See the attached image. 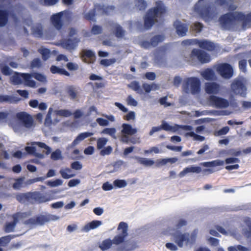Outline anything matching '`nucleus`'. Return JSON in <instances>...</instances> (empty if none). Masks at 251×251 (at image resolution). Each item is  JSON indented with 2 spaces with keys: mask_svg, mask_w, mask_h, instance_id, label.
I'll list each match as a JSON object with an SVG mask.
<instances>
[{
  "mask_svg": "<svg viewBox=\"0 0 251 251\" xmlns=\"http://www.w3.org/2000/svg\"><path fill=\"white\" fill-rule=\"evenodd\" d=\"M250 20V14L245 15L237 11L227 13L219 18L220 24L226 29H230L235 26H241L244 29L248 27Z\"/></svg>",
  "mask_w": 251,
  "mask_h": 251,
  "instance_id": "nucleus-1",
  "label": "nucleus"
},
{
  "mask_svg": "<svg viewBox=\"0 0 251 251\" xmlns=\"http://www.w3.org/2000/svg\"><path fill=\"white\" fill-rule=\"evenodd\" d=\"M16 118L17 120L13 121L11 123L13 130L16 132H21L24 127L30 129L34 126L33 118L26 112L17 113Z\"/></svg>",
  "mask_w": 251,
  "mask_h": 251,
  "instance_id": "nucleus-2",
  "label": "nucleus"
},
{
  "mask_svg": "<svg viewBox=\"0 0 251 251\" xmlns=\"http://www.w3.org/2000/svg\"><path fill=\"white\" fill-rule=\"evenodd\" d=\"M167 11L166 7L162 1L156 2V6L153 9H150L145 17V27L146 29L150 28L157 22V18Z\"/></svg>",
  "mask_w": 251,
  "mask_h": 251,
  "instance_id": "nucleus-3",
  "label": "nucleus"
},
{
  "mask_svg": "<svg viewBox=\"0 0 251 251\" xmlns=\"http://www.w3.org/2000/svg\"><path fill=\"white\" fill-rule=\"evenodd\" d=\"M161 128L166 131H171L172 132H176L182 129L184 130L188 131L185 133L184 135L186 137L190 136L193 138L194 141H203L205 140V137L199 135L197 134L193 131V128L190 126H179L178 125H175L174 126H171L166 123L163 122L161 126Z\"/></svg>",
  "mask_w": 251,
  "mask_h": 251,
  "instance_id": "nucleus-4",
  "label": "nucleus"
},
{
  "mask_svg": "<svg viewBox=\"0 0 251 251\" xmlns=\"http://www.w3.org/2000/svg\"><path fill=\"white\" fill-rule=\"evenodd\" d=\"M201 82L196 77L186 78L182 85L183 91L187 94H198L201 90Z\"/></svg>",
  "mask_w": 251,
  "mask_h": 251,
  "instance_id": "nucleus-5",
  "label": "nucleus"
},
{
  "mask_svg": "<svg viewBox=\"0 0 251 251\" xmlns=\"http://www.w3.org/2000/svg\"><path fill=\"white\" fill-rule=\"evenodd\" d=\"M52 113H54L56 116L64 117H68L72 115V112L69 110H54L52 107H50L49 109L48 114L45 118V125L46 126H49L51 125H56L60 121V119L57 117L52 120L51 114Z\"/></svg>",
  "mask_w": 251,
  "mask_h": 251,
  "instance_id": "nucleus-6",
  "label": "nucleus"
},
{
  "mask_svg": "<svg viewBox=\"0 0 251 251\" xmlns=\"http://www.w3.org/2000/svg\"><path fill=\"white\" fill-rule=\"evenodd\" d=\"M196 59H198L201 63H207L210 60V56L207 53L201 50L196 49L192 50L191 54L188 57H185V60L188 62H193Z\"/></svg>",
  "mask_w": 251,
  "mask_h": 251,
  "instance_id": "nucleus-7",
  "label": "nucleus"
},
{
  "mask_svg": "<svg viewBox=\"0 0 251 251\" xmlns=\"http://www.w3.org/2000/svg\"><path fill=\"white\" fill-rule=\"evenodd\" d=\"M31 147H25V151L28 153L30 154H32L35 156L38 157L39 158H44V155L41 153L37 152V149L35 145H37L39 148L44 149V150L43 151H45L46 154L47 155L49 154L51 152V148L44 143L39 142H34L31 143Z\"/></svg>",
  "mask_w": 251,
  "mask_h": 251,
  "instance_id": "nucleus-8",
  "label": "nucleus"
},
{
  "mask_svg": "<svg viewBox=\"0 0 251 251\" xmlns=\"http://www.w3.org/2000/svg\"><path fill=\"white\" fill-rule=\"evenodd\" d=\"M232 91L235 94L245 97L247 94L246 80L244 78L238 77L234 80L231 85Z\"/></svg>",
  "mask_w": 251,
  "mask_h": 251,
  "instance_id": "nucleus-9",
  "label": "nucleus"
},
{
  "mask_svg": "<svg viewBox=\"0 0 251 251\" xmlns=\"http://www.w3.org/2000/svg\"><path fill=\"white\" fill-rule=\"evenodd\" d=\"M207 102L209 105L219 109L226 108L229 105L228 100L215 95L210 96L207 99Z\"/></svg>",
  "mask_w": 251,
  "mask_h": 251,
  "instance_id": "nucleus-10",
  "label": "nucleus"
},
{
  "mask_svg": "<svg viewBox=\"0 0 251 251\" xmlns=\"http://www.w3.org/2000/svg\"><path fill=\"white\" fill-rule=\"evenodd\" d=\"M209 6L206 4V0H199L194 6V11L204 19L209 20Z\"/></svg>",
  "mask_w": 251,
  "mask_h": 251,
  "instance_id": "nucleus-11",
  "label": "nucleus"
},
{
  "mask_svg": "<svg viewBox=\"0 0 251 251\" xmlns=\"http://www.w3.org/2000/svg\"><path fill=\"white\" fill-rule=\"evenodd\" d=\"M214 68L218 74L224 78L229 79L233 75V69L229 64H219L215 66Z\"/></svg>",
  "mask_w": 251,
  "mask_h": 251,
  "instance_id": "nucleus-12",
  "label": "nucleus"
},
{
  "mask_svg": "<svg viewBox=\"0 0 251 251\" xmlns=\"http://www.w3.org/2000/svg\"><path fill=\"white\" fill-rule=\"evenodd\" d=\"M170 234L173 236L176 243L179 247L182 248L184 245L186 246H189L187 244V233H182L179 230H171Z\"/></svg>",
  "mask_w": 251,
  "mask_h": 251,
  "instance_id": "nucleus-13",
  "label": "nucleus"
},
{
  "mask_svg": "<svg viewBox=\"0 0 251 251\" xmlns=\"http://www.w3.org/2000/svg\"><path fill=\"white\" fill-rule=\"evenodd\" d=\"M108 29L111 34L118 39L124 38L126 35V31L116 23H109L108 24Z\"/></svg>",
  "mask_w": 251,
  "mask_h": 251,
  "instance_id": "nucleus-14",
  "label": "nucleus"
},
{
  "mask_svg": "<svg viewBox=\"0 0 251 251\" xmlns=\"http://www.w3.org/2000/svg\"><path fill=\"white\" fill-rule=\"evenodd\" d=\"M29 214L26 213H18L13 215V222L7 223L5 226V231L10 232L14 230L16 224L20 220H23L28 216Z\"/></svg>",
  "mask_w": 251,
  "mask_h": 251,
  "instance_id": "nucleus-15",
  "label": "nucleus"
},
{
  "mask_svg": "<svg viewBox=\"0 0 251 251\" xmlns=\"http://www.w3.org/2000/svg\"><path fill=\"white\" fill-rule=\"evenodd\" d=\"M80 41V39L77 37L70 38L68 40L62 41L60 43V46L63 49L70 51H72L76 48Z\"/></svg>",
  "mask_w": 251,
  "mask_h": 251,
  "instance_id": "nucleus-16",
  "label": "nucleus"
},
{
  "mask_svg": "<svg viewBox=\"0 0 251 251\" xmlns=\"http://www.w3.org/2000/svg\"><path fill=\"white\" fill-rule=\"evenodd\" d=\"M31 203H42L48 201L51 199V197L48 194H42L38 192L31 193Z\"/></svg>",
  "mask_w": 251,
  "mask_h": 251,
  "instance_id": "nucleus-17",
  "label": "nucleus"
},
{
  "mask_svg": "<svg viewBox=\"0 0 251 251\" xmlns=\"http://www.w3.org/2000/svg\"><path fill=\"white\" fill-rule=\"evenodd\" d=\"M8 14L12 16L14 20H16L13 9L8 7L5 10H0V26H3L6 24Z\"/></svg>",
  "mask_w": 251,
  "mask_h": 251,
  "instance_id": "nucleus-18",
  "label": "nucleus"
},
{
  "mask_svg": "<svg viewBox=\"0 0 251 251\" xmlns=\"http://www.w3.org/2000/svg\"><path fill=\"white\" fill-rule=\"evenodd\" d=\"M204 89L208 94L216 95L220 91L221 86L216 82H206L204 84Z\"/></svg>",
  "mask_w": 251,
  "mask_h": 251,
  "instance_id": "nucleus-19",
  "label": "nucleus"
},
{
  "mask_svg": "<svg viewBox=\"0 0 251 251\" xmlns=\"http://www.w3.org/2000/svg\"><path fill=\"white\" fill-rule=\"evenodd\" d=\"M66 13L62 12L53 15L51 18V23L55 28L60 29L62 25V21L66 16Z\"/></svg>",
  "mask_w": 251,
  "mask_h": 251,
  "instance_id": "nucleus-20",
  "label": "nucleus"
},
{
  "mask_svg": "<svg viewBox=\"0 0 251 251\" xmlns=\"http://www.w3.org/2000/svg\"><path fill=\"white\" fill-rule=\"evenodd\" d=\"M80 58L87 64L93 63L95 60V55L91 50H83L80 54Z\"/></svg>",
  "mask_w": 251,
  "mask_h": 251,
  "instance_id": "nucleus-21",
  "label": "nucleus"
},
{
  "mask_svg": "<svg viewBox=\"0 0 251 251\" xmlns=\"http://www.w3.org/2000/svg\"><path fill=\"white\" fill-rule=\"evenodd\" d=\"M59 216L50 214L45 215H40L36 217L37 224L42 226L46 223L53 221H57L59 220Z\"/></svg>",
  "mask_w": 251,
  "mask_h": 251,
  "instance_id": "nucleus-22",
  "label": "nucleus"
},
{
  "mask_svg": "<svg viewBox=\"0 0 251 251\" xmlns=\"http://www.w3.org/2000/svg\"><path fill=\"white\" fill-rule=\"evenodd\" d=\"M196 42L197 45H198L200 48L208 51L213 50L217 47L216 45L213 42L207 40H198Z\"/></svg>",
  "mask_w": 251,
  "mask_h": 251,
  "instance_id": "nucleus-23",
  "label": "nucleus"
},
{
  "mask_svg": "<svg viewBox=\"0 0 251 251\" xmlns=\"http://www.w3.org/2000/svg\"><path fill=\"white\" fill-rule=\"evenodd\" d=\"M93 134V133L89 132H82L79 134L73 141L72 143L68 146V148H73L75 147L85 139L92 136Z\"/></svg>",
  "mask_w": 251,
  "mask_h": 251,
  "instance_id": "nucleus-24",
  "label": "nucleus"
},
{
  "mask_svg": "<svg viewBox=\"0 0 251 251\" xmlns=\"http://www.w3.org/2000/svg\"><path fill=\"white\" fill-rule=\"evenodd\" d=\"M174 26L176 32L179 36H184L186 35L188 31V27L185 24L179 21H176L174 23Z\"/></svg>",
  "mask_w": 251,
  "mask_h": 251,
  "instance_id": "nucleus-25",
  "label": "nucleus"
},
{
  "mask_svg": "<svg viewBox=\"0 0 251 251\" xmlns=\"http://www.w3.org/2000/svg\"><path fill=\"white\" fill-rule=\"evenodd\" d=\"M243 233L247 237H250L251 235V221L249 217L244 219L242 225Z\"/></svg>",
  "mask_w": 251,
  "mask_h": 251,
  "instance_id": "nucleus-26",
  "label": "nucleus"
},
{
  "mask_svg": "<svg viewBox=\"0 0 251 251\" xmlns=\"http://www.w3.org/2000/svg\"><path fill=\"white\" fill-rule=\"evenodd\" d=\"M201 167L191 166L184 168L182 171L180 172L178 174V176L183 177L189 173H193L199 174L201 173Z\"/></svg>",
  "mask_w": 251,
  "mask_h": 251,
  "instance_id": "nucleus-27",
  "label": "nucleus"
},
{
  "mask_svg": "<svg viewBox=\"0 0 251 251\" xmlns=\"http://www.w3.org/2000/svg\"><path fill=\"white\" fill-rule=\"evenodd\" d=\"M21 76L24 79L25 84L30 87H36V82L34 81L32 78L33 77V74H20Z\"/></svg>",
  "mask_w": 251,
  "mask_h": 251,
  "instance_id": "nucleus-28",
  "label": "nucleus"
},
{
  "mask_svg": "<svg viewBox=\"0 0 251 251\" xmlns=\"http://www.w3.org/2000/svg\"><path fill=\"white\" fill-rule=\"evenodd\" d=\"M187 221L184 219H179L176 222L175 224L174 227H169L167 230L166 231H164V234H170V232L171 231V230H174V231L179 230L182 227L186 226L187 225Z\"/></svg>",
  "mask_w": 251,
  "mask_h": 251,
  "instance_id": "nucleus-29",
  "label": "nucleus"
},
{
  "mask_svg": "<svg viewBox=\"0 0 251 251\" xmlns=\"http://www.w3.org/2000/svg\"><path fill=\"white\" fill-rule=\"evenodd\" d=\"M201 75L207 80H215L217 78L214 71L211 69H206L201 72Z\"/></svg>",
  "mask_w": 251,
  "mask_h": 251,
  "instance_id": "nucleus-30",
  "label": "nucleus"
},
{
  "mask_svg": "<svg viewBox=\"0 0 251 251\" xmlns=\"http://www.w3.org/2000/svg\"><path fill=\"white\" fill-rule=\"evenodd\" d=\"M121 134L129 136L133 135L137 132V129L133 128L131 125L127 124H124L122 126Z\"/></svg>",
  "mask_w": 251,
  "mask_h": 251,
  "instance_id": "nucleus-31",
  "label": "nucleus"
},
{
  "mask_svg": "<svg viewBox=\"0 0 251 251\" xmlns=\"http://www.w3.org/2000/svg\"><path fill=\"white\" fill-rule=\"evenodd\" d=\"M102 225V222L100 221H93L85 225L82 228V230L85 232H88L91 229H94Z\"/></svg>",
  "mask_w": 251,
  "mask_h": 251,
  "instance_id": "nucleus-32",
  "label": "nucleus"
},
{
  "mask_svg": "<svg viewBox=\"0 0 251 251\" xmlns=\"http://www.w3.org/2000/svg\"><path fill=\"white\" fill-rule=\"evenodd\" d=\"M198 233L199 230L198 229H194L191 233H187V244H189V246H192L195 243Z\"/></svg>",
  "mask_w": 251,
  "mask_h": 251,
  "instance_id": "nucleus-33",
  "label": "nucleus"
},
{
  "mask_svg": "<svg viewBox=\"0 0 251 251\" xmlns=\"http://www.w3.org/2000/svg\"><path fill=\"white\" fill-rule=\"evenodd\" d=\"M32 34L36 37H41L43 35V27L40 24H33L31 26Z\"/></svg>",
  "mask_w": 251,
  "mask_h": 251,
  "instance_id": "nucleus-34",
  "label": "nucleus"
},
{
  "mask_svg": "<svg viewBox=\"0 0 251 251\" xmlns=\"http://www.w3.org/2000/svg\"><path fill=\"white\" fill-rule=\"evenodd\" d=\"M31 193L20 194L16 195V198L20 202H25L26 201L31 202Z\"/></svg>",
  "mask_w": 251,
  "mask_h": 251,
  "instance_id": "nucleus-35",
  "label": "nucleus"
},
{
  "mask_svg": "<svg viewBox=\"0 0 251 251\" xmlns=\"http://www.w3.org/2000/svg\"><path fill=\"white\" fill-rule=\"evenodd\" d=\"M134 158L137 160L138 163L144 165L146 167L151 166L155 163V162L151 159L139 157L138 156H135Z\"/></svg>",
  "mask_w": 251,
  "mask_h": 251,
  "instance_id": "nucleus-36",
  "label": "nucleus"
},
{
  "mask_svg": "<svg viewBox=\"0 0 251 251\" xmlns=\"http://www.w3.org/2000/svg\"><path fill=\"white\" fill-rule=\"evenodd\" d=\"M113 245L112 240L110 239H106L103 240L99 245V247L102 251H105L110 249Z\"/></svg>",
  "mask_w": 251,
  "mask_h": 251,
  "instance_id": "nucleus-37",
  "label": "nucleus"
},
{
  "mask_svg": "<svg viewBox=\"0 0 251 251\" xmlns=\"http://www.w3.org/2000/svg\"><path fill=\"white\" fill-rule=\"evenodd\" d=\"M224 164V161L221 160H216L210 162L201 163V165L205 167H213L218 166H222Z\"/></svg>",
  "mask_w": 251,
  "mask_h": 251,
  "instance_id": "nucleus-38",
  "label": "nucleus"
},
{
  "mask_svg": "<svg viewBox=\"0 0 251 251\" xmlns=\"http://www.w3.org/2000/svg\"><path fill=\"white\" fill-rule=\"evenodd\" d=\"M71 170L69 168L62 169L60 170L59 173L61 176L64 179H69L74 177L75 175L71 174Z\"/></svg>",
  "mask_w": 251,
  "mask_h": 251,
  "instance_id": "nucleus-39",
  "label": "nucleus"
},
{
  "mask_svg": "<svg viewBox=\"0 0 251 251\" xmlns=\"http://www.w3.org/2000/svg\"><path fill=\"white\" fill-rule=\"evenodd\" d=\"M19 101L18 100L12 96L8 95H0V102H6L8 103H15Z\"/></svg>",
  "mask_w": 251,
  "mask_h": 251,
  "instance_id": "nucleus-40",
  "label": "nucleus"
},
{
  "mask_svg": "<svg viewBox=\"0 0 251 251\" xmlns=\"http://www.w3.org/2000/svg\"><path fill=\"white\" fill-rule=\"evenodd\" d=\"M116 129L114 127L105 128L101 131V134L109 135L114 139H116Z\"/></svg>",
  "mask_w": 251,
  "mask_h": 251,
  "instance_id": "nucleus-41",
  "label": "nucleus"
},
{
  "mask_svg": "<svg viewBox=\"0 0 251 251\" xmlns=\"http://www.w3.org/2000/svg\"><path fill=\"white\" fill-rule=\"evenodd\" d=\"M50 71L53 73H57L60 75H63L66 76H69L70 74L64 69L59 68L55 66H52L50 67Z\"/></svg>",
  "mask_w": 251,
  "mask_h": 251,
  "instance_id": "nucleus-42",
  "label": "nucleus"
},
{
  "mask_svg": "<svg viewBox=\"0 0 251 251\" xmlns=\"http://www.w3.org/2000/svg\"><path fill=\"white\" fill-rule=\"evenodd\" d=\"M135 3V8L138 10H144L147 6V3L144 0H136Z\"/></svg>",
  "mask_w": 251,
  "mask_h": 251,
  "instance_id": "nucleus-43",
  "label": "nucleus"
},
{
  "mask_svg": "<svg viewBox=\"0 0 251 251\" xmlns=\"http://www.w3.org/2000/svg\"><path fill=\"white\" fill-rule=\"evenodd\" d=\"M217 230L222 234L225 235L234 236L236 234L235 230H228L226 231L224 228L220 226L217 227Z\"/></svg>",
  "mask_w": 251,
  "mask_h": 251,
  "instance_id": "nucleus-44",
  "label": "nucleus"
},
{
  "mask_svg": "<svg viewBox=\"0 0 251 251\" xmlns=\"http://www.w3.org/2000/svg\"><path fill=\"white\" fill-rule=\"evenodd\" d=\"M118 229L119 231L120 234L125 236H127V225L126 223L121 222L119 224Z\"/></svg>",
  "mask_w": 251,
  "mask_h": 251,
  "instance_id": "nucleus-45",
  "label": "nucleus"
},
{
  "mask_svg": "<svg viewBox=\"0 0 251 251\" xmlns=\"http://www.w3.org/2000/svg\"><path fill=\"white\" fill-rule=\"evenodd\" d=\"M220 4H226L228 6L229 10H234L237 8L236 5L231 3L232 0H217Z\"/></svg>",
  "mask_w": 251,
  "mask_h": 251,
  "instance_id": "nucleus-46",
  "label": "nucleus"
},
{
  "mask_svg": "<svg viewBox=\"0 0 251 251\" xmlns=\"http://www.w3.org/2000/svg\"><path fill=\"white\" fill-rule=\"evenodd\" d=\"M128 87L132 89L133 90L137 92L139 94H142L143 91L140 88L139 83L136 81H133L128 85Z\"/></svg>",
  "mask_w": 251,
  "mask_h": 251,
  "instance_id": "nucleus-47",
  "label": "nucleus"
},
{
  "mask_svg": "<svg viewBox=\"0 0 251 251\" xmlns=\"http://www.w3.org/2000/svg\"><path fill=\"white\" fill-rule=\"evenodd\" d=\"M195 115L197 116H200L201 115H207L208 114H212L213 115H221L220 113H222V112H219L216 110H212V111H196Z\"/></svg>",
  "mask_w": 251,
  "mask_h": 251,
  "instance_id": "nucleus-48",
  "label": "nucleus"
},
{
  "mask_svg": "<svg viewBox=\"0 0 251 251\" xmlns=\"http://www.w3.org/2000/svg\"><path fill=\"white\" fill-rule=\"evenodd\" d=\"M25 178H20L16 180V182L13 184V187L15 189L19 190L21 188L25 186L24 182Z\"/></svg>",
  "mask_w": 251,
  "mask_h": 251,
  "instance_id": "nucleus-49",
  "label": "nucleus"
},
{
  "mask_svg": "<svg viewBox=\"0 0 251 251\" xmlns=\"http://www.w3.org/2000/svg\"><path fill=\"white\" fill-rule=\"evenodd\" d=\"M164 39V37L162 35L155 36L151 39V44L152 47H155L157 46L159 43L162 42Z\"/></svg>",
  "mask_w": 251,
  "mask_h": 251,
  "instance_id": "nucleus-50",
  "label": "nucleus"
},
{
  "mask_svg": "<svg viewBox=\"0 0 251 251\" xmlns=\"http://www.w3.org/2000/svg\"><path fill=\"white\" fill-rule=\"evenodd\" d=\"M108 139L104 137L99 138L97 140V148L98 150L101 149L108 142Z\"/></svg>",
  "mask_w": 251,
  "mask_h": 251,
  "instance_id": "nucleus-51",
  "label": "nucleus"
},
{
  "mask_svg": "<svg viewBox=\"0 0 251 251\" xmlns=\"http://www.w3.org/2000/svg\"><path fill=\"white\" fill-rule=\"evenodd\" d=\"M39 51L42 54L43 58L46 60L50 56V51L49 49L41 47L39 49Z\"/></svg>",
  "mask_w": 251,
  "mask_h": 251,
  "instance_id": "nucleus-52",
  "label": "nucleus"
},
{
  "mask_svg": "<svg viewBox=\"0 0 251 251\" xmlns=\"http://www.w3.org/2000/svg\"><path fill=\"white\" fill-rule=\"evenodd\" d=\"M63 183V180L60 179H57L55 180H50L48 181L47 183V185L51 187H55L58 186H60Z\"/></svg>",
  "mask_w": 251,
  "mask_h": 251,
  "instance_id": "nucleus-53",
  "label": "nucleus"
},
{
  "mask_svg": "<svg viewBox=\"0 0 251 251\" xmlns=\"http://www.w3.org/2000/svg\"><path fill=\"white\" fill-rule=\"evenodd\" d=\"M51 158L54 160H57L62 158V152L59 149L55 150L51 154Z\"/></svg>",
  "mask_w": 251,
  "mask_h": 251,
  "instance_id": "nucleus-54",
  "label": "nucleus"
},
{
  "mask_svg": "<svg viewBox=\"0 0 251 251\" xmlns=\"http://www.w3.org/2000/svg\"><path fill=\"white\" fill-rule=\"evenodd\" d=\"M126 236H123L120 234L115 236L113 239L112 240L113 242V244L119 245L122 243L124 240V238Z\"/></svg>",
  "mask_w": 251,
  "mask_h": 251,
  "instance_id": "nucleus-55",
  "label": "nucleus"
},
{
  "mask_svg": "<svg viewBox=\"0 0 251 251\" xmlns=\"http://www.w3.org/2000/svg\"><path fill=\"white\" fill-rule=\"evenodd\" d=\"M114 185L118 188H124L127 185V183L125 180L117 179L114 181Z\"/></svg>",
  "mask_w": 251,
  "mask_h": 251,
  "instance_id": "nucleus-56",
  "label": "nucleus"
},
{
  "mask_svg": "<svg viewBox=\"0 0 251 251\" xmlns=\"http://www.w3.org/2000/svg\"><path fill=\"white\" fill-rule=\"evenodd\" d=\"M33 77L34 78H35L36 80H37L39 81H40L42 83H45L47 81V78L46 76L44 75L41 74H38V73H33Z\"/></svg>",
  "mask_w": 251,
  "mask_h": 251,
  "instance_id": "nucleus-57",
  "label": "nucleus"
},
{
  "mask_svg": "<svg viewBox=\"0 0 251 251\" xmlns=\"http://www.w3.org/2000/svg\"><path fill=\"white\" fill-rule=\"evenodd\" d=\"M24 224L28 226L29 227H32L33 226L37 225L36 218H32L24 222Z\"/></svg>",
  "mask_w": 251,
  "mask_h": 251,
  "instance_id": "nucleus-58",
  "label": "nucleus"
},
{
  "mask_svg": "<svg viewBox=\"0 0 251 251\" xmlns=\"http://www.w3.org/2000/svg\"><path fill=\"white\" fill-rule=\"evenodd\" d=\"M126 101L127 104L129 105L136 106L138 105V101L135 100L131 95H129L127 97L126 100Z\"/></svg>",
  "mask_w": 251,
  "mask_h": 251,
  "instance_id": "nucleus-59",
  "label": "nucleus"
},
{
  "mask_svg": "<svg viewBox=\"0 0 251 251\" xmlns=\"http://www.w3.org/2000/svg\"><path fill=\"white\" fill-rule=\"evenodd\" d=\"M229 128L228 126H225L222 129L216 131L214 135L216 136H221L226 134L229 131Z\"/></svg>",
  "mask_w": 251,
  "mask_h": 251,
  "instance_id": "nucleus-60",
  "label": "nucleus"
},
{
  "mask_svg": "<svg viewBox=\"0 0 251 251\" xmlns=\"http://www.w3.org/2000/svg\"><path fill=\"white\" fill-rule=\"evenodd\" d=\"M96 122L100 126H107L109 125V121L102 118H98L96 119Z\"/></svg>",
  "mask_w": 251,
  "mask_h": 251,
  "instance_id": "nucleus-61",
  "label": "nucleus"
},
{
  "mask_svg": "<svg viewBox=\"0 0 251 251\" xmlns=\"http://www.w3.org/2000/svg\"><path fill=\"white\" fill-rule=\"evenodd\" d=\"M115 62H116V60L115 59H102L100 61V64L102 65L107 67V66H109L113 64Z\"/></svg>",
  "mask_w": 251,
  "mask_h": 251,
  "instance_id": "nucleus-62",
  "label": "nucleus"
},
{
  "mask_svg": "<svg viewBox=\"0 0 251 251\" xmlns=\"http://www.w3.org/2000/svg\"><path fill=\"white\" fill-rule=\"evenodd\" d=\"M11 239V235H7L0 238V245L2 246L6 245Z\"/></svg>",
  "mask_w": 251,
  "mask_h": 251,
  "instance_id": "nucleus-63",
  "label": "nucleus"
},
{
  "mask_svg": "<svg viewBox=\"0 0 251 251\" xmlns=\"http://www.w3.org/2000/svg\"><path fill=\"white\" fill-rule=\"evenodd\" d=\"M112 150V148L111 146H108L100 151V154L102 156L109 155L111 153Z\"/></svg>",
  "mask_w": 251,
  "mask_h": 251,
  "instance_id": "nucleus-64",
  "label": "nucleus"
}]
</instances>
